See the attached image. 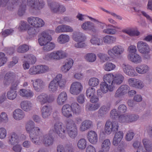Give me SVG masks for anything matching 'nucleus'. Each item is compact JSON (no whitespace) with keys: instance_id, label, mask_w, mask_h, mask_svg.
I'll return each mask as SVG.
<instances>
[{"instance_id":"53","label":"nucleus","mask_w":152,"mask_h":152,"mask_svg":"<svg viewBox=\"0 0 152 152\" xmlns=\"http://www.w3.org/2000/svg\"><path fill=\"white\" fill-rule=\"evenodd\" d=\"M28 50V46L26 45H23L19 47L17 50L18 52L20 53H24Z\"/></svg>"},{"instance_id":"16","label":"nucleus","mask_w":152,"mask_h":152,"mask_svg":"<svg viewBox=\"0 0 152 152\" xmlns=\"http://www.w3.org/2000/svg\"><path fill=\"white\" fill-rule=\"evenodd\" d=\"M52 108L50 105L43 106L41 110L42 116L44 119L48 118L51 115Z\"/></svg>"},{"instance_id":"2","label":"nucleus","mask_w":152,"mask_h":152,"mask_svg":"<svg viewBox=\"0 0 152 152\" xmlns=\"http://www.w3.org/2000/svg\"><path fill=\"white\" fill-rule=\"evenodd\" d=\"M65 83V80L62 78V75L59 74L50 82L48 86L49 90L54 92L57 90L58 86L61 88H64Z\"/></svg>"},{"instance_id":"28","label":"nucleus","mask_w":152,"mask_h":152,"mask_svg":"<svg viewBox=\"0 0 152 152\" xmlns=\"http://www.w3.org/2000/svg\"><path fill=\"white\" fill-rule=\"evenodd\" d=\"M9 143L11 145H14L18 143L19 140L18 136L15 132L11 133L9 137Z\"/></svg>"},{"instance_id":"8","label":"nucleus","mask_w":152,"mask_h":152,"mask_svg":"<svg viewBox=\"0 0 152 152\" xmlns=\"http://www.w3.org/2000/svg\"><path fill=\"white\" fill-rule=\"evenodd\" d=\"M26 0H13L11 3L13 6L17 5H20L18 12V15L20 16H22L25 13L26 8Z\"/></svg>"},{"instance_id":"5","label":"nucleus","mask_w":152,"mask_h":152,"mask_svg":"<svg viewBox=\"0 0 152 152\" xmlns=\"http://www.w3.org/2000/svg\"><path fill=\"white\" fill-rule=\"evenodd\" d=\"M66 127L69 136L72 139L77 136V127L74 121L71 120L66 121Z\"/></svg>"},{"instance_id":"19","label":"nucleus","mask_w":152,"mask_h":152,"mask_svg":"<svg viewBox=\"0 0 152 152\" xmlns=\"http://www.w3.org/2000/svg\"><path fill=\"white\" fill-rule=\"evenodd\" d=\"M129 85L133 87L141 89L144 86V84L140 80L134 78H130L128 81Z\"/></svg>"},{"instance_id":"14","label":"nucleus","mask_w":152,"mask_h":152,"mask_svg":"<svg viewBox=\"0 0 152 152\" xmlns=\"http://www.w3.org/2000/svg\"><path fill=\"white\" fill-rule=\"evenodd\" d=\"M41 35V36L39 38L38 41L41 46H43L45 43L50 41L52 39V37L48 32L43 31Z\"/></svg>"},{"instance_id":"45","label":"nucleus","mask_w":152,"mask_h":152,"mask_svg":"<svg viewBox=\"0 0 152 152\" xmlns=\"http://www.w3.org/2000/svg\"><path fill=\"white\" fill-rule=\"evenodd\" d=\"M116 40L115 37L109 35L106 36L103 38V41L104 43L110 44L115 42Z\"/></svg>"},{"instance_id":"6","label":"nucleus","mask_w":152,"mask_h":152,"mask_svg":"<svg viewBox=\"0 0 152 152\" xmlns=\"http://www.w3.org/2000/svg\"><path fill=\"white\" fill-rule=\"evenodd\" d=\"M45 5L42 0H29V10L34 12L42 9Z\"/></svg>"},{"instance_id":"10","label":"nucleus","mask_w":152,"mask_h":152,"mask_svg":"<svg viewBox=\"0 0 152 152\" xmlns=\"http://www.w3.org/2000/svg\"><path fill=\"white\" fill-rule=\"evenodd\" d=\"M137 48L139 52L142 54L150 53L151 52L148 45L143 41H140L137 42Z\"/></svg>"},{"instance_id":"62","label":"nucleus","mask_w":152,"mask_h":152,"mask_svg":"<svg viewBox=\"0 0 152 152\" xmlns=\"http://www.w3.org/2000/svg\"><path fill=\"white\" fill-rule=\"evenodd\" d=\"M19 94L22 97H28V91L23 89H20L18 92Z\"/></svg>"},{"instance_id":"4","label":"nucleus","mask_w":152,"mask_h":152,"mask_svg":"<svg viewBox=\"0 0 152 152\" xmlns=\"http://www.w3.org/2000/svg\"><path fill=\"white\" fill-rule=\"evenodd\" d=\"M72 38L73 39L78 42L76 43L74 46L77 48H82L86 46L85 43L83 42L86 39L85 35L81 32H75L73 33Z\"/></svg>"},{"instance_id":"50","label":"nucleus","mask_w":152,"mask_h":152,"mask_svg":"<svg viewBox=\"0 0 152 152\" xmlns=\"http://www.w3.org/2000/svg\"><path fill=\"white\" fill-rule=\"evenodd\" d=\"M115 67V64L110 62H107L104 65V69L107 71H110L114 69Z\"/></svg>"},{"instance_id":"30","label":"nucleus","mask_w":152,"mask_h":152,"mask_svg":"<svg viewBox=\"0 0 152 152\" xmlns=\"http://www.w3.org/2000/svg\"><path fill=\"white\" fill-rule=\"evenodd\" d=\"M128 58L129 60L134 63H140L142 61L141 57L137 54H129L128 56Z\"/></svg>"},{"instance_id":"47","label":"nucleus","mask_w":152,"mask_h":152,"mask_svg":"<svg viewBox=\"0 0 152 152\" xmlns=\"http://www.w3.org/2000/svg\"><path fill=\"white\" fill-rule=\"evenodd\" d=\"M86 146V140L83 138L80 139L78 142L77 146L78 148L81 150L85 148Z\"/></svg>"},{"instance_id":"64","label":"nucleus","mask_w":152,"mask_h":152,"mask_svg":"<svg viewBox=\"0 0 152 152\" xmlns=\"http://www.w3.org/2000/svg\"><path fill=\"white\" fill-rule=\"evenodd\" d=\"M111 125L113 132H115L118 131V125L117 122L115 121L111 122Z\"/></svg>"},{"instance_id":"49","label":"nucleus","mask_w":152,"mask_h":152,"mask_svg":"<svg viewBox=\"0 0 152 152\" xmlns=\"http://www.w3.org/2000/svg\"><path fill=\"white\" fill-rule=\"evenodd\" d=\"M37 68L38 74H41L46 72L48 70L49 68L46 66L38 65L37 66Z\"/></svg>"},{"instance_id":"1","label":"nucleus","mask_w":152,"mask_h":152,"mask_svg":"<svg viewBox=\"0 0 152 152\" xmlns=\"http://www.w3.org/2000/svg\"><path fill=\"white\" fill-rule=\"evenodd\" d=\"M42 132L40 128L35 126L34 122L29 121V136L31 141L36 145H39Z\"/></svg>"},{"instance_id":"3","label":"nucleus","mask_w":152,"mask_h":152,"mask_svg":"<svg viewBox=\"0 0 152 152\" xmlns=\"http://www.w3.org/2000/svg\"><path fill=\"white\" fill-rule=\"evenodd\" d=\"M68 54L65 52L60 50L54 51L50 53L46 54L44 59L45 60H59L67 57Z\"/></svg>"},{"instance_id":"52","label":"nucleus","mask_w":152,"mask_h":152,"mask_svg":"<svg viewBox=\"0 0 152 152\" xmlns=\"http://www.w3.org/2000/svg\"><path fill=\"white\" fill-rule=\"evenodd\" d=\"M95 94V89L92 87L89 88L86 91V95L88 98L94 95Z\"/></svg>"},{"instance_id":"12","label":"nucleus","mask_w":152,"mask_h":152,"mask_svg":"<svg viewBox=\"0 0 152 152\" xmlns=\"http://www.w3.org/2000/svg\"><path fill=\"white\" fill-rule=\"evenodd\" d=\"M81 84L78 82L73 83L71 86L70 91L71 94L76 95L80 93L82 89Z\"/></svg>"},{"instance_id":"15","label":"nucleus","mask_w":152,"mask_h":152,"mask_svg":"<svg viewBox=\"0 0 152 152\" xmlns=\"http://www.w3.org/2000/svg\"><path fill=\"white\" fill-rule=\"evenodd\" d=\"M18 84V82H16L15 83H12L10 90L8 92L7 94V97L9 99L13 100L16 97L17 94L16 91L15 90Z\"/></svg>"},{"instance_id":"9","label":"nucleus","mask_w":152,"mask_h":152,"mask_svg":"<svg viewBox=\"0 0 152 152\" xmlns=\"http://www.w3.org/2000/svg\"><path fill=\"white\" fill-rule=\"evenodd\" d=\"M124 50L123 48L120 45L113 47L112 49L107 51V53L112 58L115 55H120L123 53Z\"/></svg>"},{"instance_id":"33","label":"nucleus","mask_w":152,"mask_h":152,"mask_svg":"<svg viewBox=\"0 0 152 152\" xmlns=\"http://www.w3.org/2000/svg\"><path fill=\"white\" fill-rule=\"evenodd\" d=\"M100 89L103 93H105L107 92L108 90L110 91H113L114 88L111 85L109 86L107 84L104 82H102L100 84Z\"/></svg>"},{"instance_id":"59","label":"nucleus","mask_w":152,"mask_h":152,"mask_svg":"<svg viewBox=\"0 0 152 152\" xmlns=\"http://www.w3.org/2000/svg\"><path fill=\"white\" fill-rule=\"evenodd\" d=\"M21 107L25 111H28V101H23L20 104Z\"/></svg>"},{"instance_id":"57","label":"nucleus","mask_w":152,"mask_h":152,"mask_svg":"<svg viewBox=\"0 0 152 152\" xmlns=\"http://www.w3.org/2000/svg\"><path fill=\"white\" fill-rule=\"evenodd\" d=\"M8 120L7 115L6 113L2 112L1 115H0V123L1 122L6 123Z\"/></svg>"},{"instance_id":"46","label":"nucleus","mask_w":152,"mask_h":152,"mask_svg":"<svg viewBox=\"0 0 152 152\" xmlns=\"http://www.w3.org/2000/svg\"><path fill=\"white\" fill-rule=\"evenodd\" d=\"M111 124V122L110 120H107L104 126V131L107 134H110L112 132Z\"/></svg>"},{"instance_id":"51","label":"nucleus","mask_w":152,"mask_h":152,"mask_svg":"<svg viewBox=\"0 0 152 152\" xmlns=\"http://www.w3.org/2000/svg\"><path fill=\"white\" fill-rule=\"evenodd\" d=\"M99 81L98 79L95 77H92L89 79L88 84L90 86L94 87L98 85Z\"/></svg>"},{"instance_id":"40","label":"nucleus","mask_w":152,"mask_h":152,"mask_svg":"<svg viewBox=\"0 0 152 152\" xmlns=\"http://www.w3.org/2000/svg\"><path fill=\"white\" fill-rule=\"evenodd\" d=\"M100 107V104L97 103L95 104H87L86 105V109L88 111H93L98 109Z\"/></svg>"},{"instance_id":"23","label":"nucleus","mask_w":152,"mask_h":152,"mask_svg":"<svg viewBox=\"0 0 152 152\" xmlns=\"http://www.w3.org/2000/svg\"><path fill=\"white\" fill-rule=\"evenodd\" d=\"M73 64V61L72 59L69 58L66 59L64 65L61 68L62 71L64 73L66 72L71 68Z\"/></svg>"},{"instance_id":"39","label":"nucleus","mask_w":152,"mask_h":152,"mask_svg":"<svg viewBox=\"0 0 152 152\" xmlns=\"http://www.w3.org/2000/svg\"><path fill=\"white\" fill-rule=\"evenodd\" d=\"M84 57L87 61L90 62H94L96 59V55L92 53H87L85 55Z\"/></svg>"},{"instance_id":"43","label":"nucleus","mask_w":152,"mask_h":152,"mask_svg":"<svg viewBox=\"0 0 152 152\" xmlns=\"http://www.w3.org/2000/svg\"><path fill=\"white\" fill-rule=\"evenodd\" d=\"M49 6L52 12L54 13H57L59 11V4L56 2H53L49 4Z\"/></svg>"},{"instance_id":"36","label":"nucleus","mask_w":152,"mask_h":152,"mask_svg":"<svg viewBox=\"0 0 152 152\" xmlns=\"http://www.w3.org/2000/svg\"><path fill=\"white\" fill-rule=\"evenodd\" d=\"M111 143L109 139H106L104 140L101 145L102 151L104 152L109 151L110 148Z\"/></svg>"},{"instance_id":"55","label":"nucleus","mask_w":152,"mask_h":152,"mask_svg":"<svg viewBox=\"0 0 152 152\" xmlns=\"http://www.w3.org/2000/svg\"><path fill=\"white\" fill-rule=\"evenodd\" d=\"M7 58L5 57V54L3 53H0V66H3L6 62Z\"/></svg>"},{"instance_id":"17","label":"nucleus","mask_w":152,"mask_h":152,"mask_svg":"<svg viewBox=\"0 0 152 152\" xmlns=\"http://www.w3.org/2000/svg\"><path fill=\"white\" fill-rule=\"evenodd\" d=\"M111 107V105L110 103L102 106L98 111V116L100 118L104 117L110 110Z\"/></svg>"},{"instance_id":"25","label":"nucleus","mask_w":152,"mask_h":152,"mask_svg":"<svg viewBox=\"0 0 152 152\" xmlns=\"http://www.w3.org/2000/svg\"><path fill=\"white\" fill-rule=\"evenodd\" d=\"M67 98V95L66 92H61L58 95L57 99V102L59 105L64 104L66 101Z\"/></svg>"},{"instance_id":"38","label":"nucleus","mask_w":152,"mask_h":152,"mask_svg":"<svg viewBox=\"0 0 152 152\" xmlns=\"http://www.w3.org/2000/svg\"><path fill=\"white\" fill-rule=\"evenodd\" d=\"M90 42L93 45H99L102 43V40L99 38L97 36L94 35L93 36L90 40Z\"/></svg>"},{"instance_id":"44","label":"nucleus","mask_w":152,"mask_h":152,"mask_svg":"<svg viewBox=\"0 0 152 152\" xmlns=\"http://www.w3.org/2000/svg\"><path fill=\"white\" fill-rule=\"evenodd\" d=\"M39 28L34 27L29 28V38H32L36 36L39 31Z\"/></svg>"},{"instance_id":"31","label":"nucleus","mask_w":152,"mask_h":152,"mask_svg":"<svg viewBox=\"0 0 152 152\" xmlns=\"http://www.w3.org/2000/svg\"><path fill=\"white\" fill-rule=\"evenodd\" d=\"M13 115L14 119L17 120L22 119L25 116L23 111L20 109H17L14 111Z\"/></svg>"},{"instance_id":"37","label":"nucleus","mask_w":152,"mask_h":152,"mask_svg":"<svg viewBox=\"0 0 152 152\" xmlns=\"http://www.w3.org/2000/svg\"><path fill=\"white\" fill-rule=\"evenodd\" d=\"M43 46H44L43 47V49L45 52H48L52 50L55 47V45L54 43L52 42H50L45 43Z\"/></svg>"},{"instance_id":"20","label":"nucleus","mask_w":152,"mask_h":152,"mask_svg":"<svg viewBox=\"0 0 152 152\" xmlns=\"http://www.w3.org/2000/svg\"><path fill=\"white\" fill-rule=\"evenodd\" d=\"M93 126V122L90 120H85L81 123L80 130L81 132H84L89 129Z\"/></svg>"},{"instance_id":"13","label":"nucleus","mask_w":152,"mask_h":152,"mask_svg":"<svg viewBox=\"0 0 152 152\" xmlns=\"http://www.w3.org/2000/svg\"><path fill=\"white\" fill-rule=\"evenodd\" d=\"M33 85L34 90L37 92H41L45 86V82L41 79H37L33 83Z\"/></svg>"},{"instance_id":"26","label":"nucleus","mask_w":152,"mask_h":152,"mask_svg":"<svg viewBox=\"0 0 152 152\" xmlns=\"http://www.w3.org/2000/svg\"><path fill=\"white\" fill-rule=\"evenodd\" d=\"M15 73L13 72H10L7 73L5 75L4 80V84L6 86L9 85L14 79Z\"/></svg>"},{"instance_id":"56","label":"nucleus","mask_w":152,"mask_h":152,"mask_svg":"<svg viewBox=\"0 0 152 152\" xmlns=\"http://www.w3.org/2000/svg\"><path fill=\"white\" fill-rule=\"evenodd\" d=\"M127 145L126 143L123 141L121 142L118 147V149L120 152H125L124 149L126 148Z\"/></svg>"},{"instance_id":"63","label":"nucleus","mask_w":152,"mask_h":152,"mask_svg":"<svg viewBox=\"0 0 152 152\" xmlns=\"http://www.w3.org/2000/svg\"><path fill=\"white\" fill-rule=\"evenodd\" d=\"M126 110V107L124 104H121L118 107V113L121 114L125 113Z\"/></svg>"},{"instance_id":"7","label":"nucleus","mask_w":152,"mask_h":152,"mask_svg":"<svg viewBox=\"0 0 152 152\" xmlns=\"http://www.w3.org/2000/svg\"><path fill=\"white\" fill-rule=\"evenodd\" d=\"M54 131L61 138L64 137L65 133V128L64 124L61 122H56L54 125Z\"/></svg>"},{"instance_id":"21","label":"nucleus","mask_w":152,"mask_h":152,"mask_svg":"<svg viewBox=\"0 0 152 152\" xmlns=\"http://www.w3.org/2000/svg\"><path fill=\"white\" fill-rule=\"evenodd\" d=\"M71 110L70 105L68 104L64 105L61 109L63 115L66 118H70L72 116Z\"/></svg>"},{"instance_id":"60","label":"nucleus","mask_w":152,"mask_h":152,"mask_svg":"<svg viewBox=\"0 0 152 152\" xmlns=\"http://www.w3.org/2000/svg\"><path fill=\"white\" fill-rule=\"evenodd\" d=\"M54 100V97L53 95L46 94L45 103H51L53 102Z\"/></svg>"},{"instance_id":"35","label":"nucleus","mask_w":152,"mask_h":152,"mask_svg":"<svg viewBox=\"0 0 152 152\" xmlns=\"http://www.w3.org/2000/svg\"><path fill=\"white\" fill-rule=\"evenodd\" d=\"M122 31L123 33H126L130 36H137L140 34L139 31L130 28H127L123 29Z\"/></svg>"},{"instance_id":"24","label":"nucleus","mask_w":152,"mask_h":152,"mask_svg":"<svg viewBox=\"0 0 152 152\" xmlns=\"http://www.w3.org/2000/svg\"><path fill=\"white\" fill-rule=\"evenodd\" d=\"M81 27L84 30H91L94 33H95L97 32V30L93 23L90 21L83 23Z\"/></svg>"},{"instance_id":"22","label":"nucleus","mask_w":152,"mask_h":152,"mask_svg":"<svg viewBox=\"0 0 152 152\" xmlns=\"http://www.w3.org/2000/svg\"><path fill=\"white\" fill-rule=\"evenodd\" d=\"M88 138L89 141L92 144H95L97 142L98 138L97 134L95 131H90L88 133Z\"/></svg>"},{"instance_id":"41","label":"nucleus","mask_w":152,"mask_h":152,"mask_svg":"<svg viewBox=\"0 0 152 152\" xmlns=\"http://www.w3.org/2000/svg\"><path fill=\"white\" fill-rule=\"evenodd\" d=\"M69 39V36L62 34L58 37V41L61 44H64L68 42Z\"/></svg>"},{"instance_id":"34","label":"nucleus","mask_w":152,"mask_h":152,"mask_svg":"<svg viewBox=\"0 0 152 152\" xmlns=\"http://www.w3.org/2000/svg\"><path fill=\"white\" fill-rule=\"evenodd\" d=\"M149 70V67L146 64H142L137 66L136 70L137 72L140 74H145Z\"/></svg>"},{"instance_id":"54","label":"nucleus","mask_w":152,"mask_h":152,"mask_svg":"<svg viewBox=\"0 0 152 152\" xmlns=\"http://www.w3.org/2000/svg\"><path fill=\"white\" fill-rule=\"evenodd\" d=\"M128 115L129 122H132L136 121L139 118L138 115L134 114H128Z\"/></svg>"},{"instance_id":"27","label":"nucleus","mask_w":152,"mask_h":152,"mask_svg":"<svg viewBox=\"0 0 152 152\" xmlns=\"http://www.w3.org/2000/svg\"><path fill=\"white\" fill-rule=\"evenodd\" d=\"M123 136V134L122 132L119 131L116 133L113 138V144L114 146H117L122 139Z\"/></svg>"},{"instance_id":"18","label":"nucleus","mask_w":152,"mask_h":152,"mask_svg":"<svg viewBox=\"0 0 152 152\" xmlns=\"http://www.w3.org/2000/svg\"><path fill=\"white\" fill-rule=\"evenodd\" d=\"M43 144L46 146L51 145L53 144L54 138L49 134H47L43 135L42 139Z\"/></svg>"},{"instance_id":"61","label":"nucleus","mask_w":152,"mask_h":152,"mask_svg":"<svg viewBox=\"0 0 152 152\" xmlns=\"http://www.w3.org/2000/svg\"><path fill=\"white\" fill-rule=\"evenodd\" d=\"M97 56L103 62L108 60L109 58L107 55L103 53H99L97 54Z\"/></svg>"},{"instance_id":"48","label":"nucleus","mask_w":152,"mask_h":152,"mask_svg":"<svg viewBox=\"0 0 152 152\" xmlns=\"http://www.w3.org/2000/svg\"><path fill=\"white\" fill-rule=\"evenodd\" d=\"M46 94L43 93L40 94L37 98V101L41 104H45Z\"/></svg>"},{"instance_id":"11","label":"nucleus","mask_w":152,"mask_h":152,"mask_svg":"<svg viewBox=\"0 0 152 152\" xmlns=\"http://www.w3.org/2000/svg\"><path fill=\"white\" fill-rule=\"evenodd\" d=\"M44 22L42 19L38 17L29 18V25L34 27L40 28L44 25Z\"/></svg>"},{"instance_id":"32","label":"nucleus","mask_w":152,"mask_h":152,"mask_svg":"<svg viewBox=\"0 0 152 152\" xmlns=\"http://www.w3.org/2000/svg\"><path fill=\"white\" fill-rule=\"evenodd\" d=\"M70 106L71 110L74 114L78 115L81 113V107L77 103H72Z\"/></svg>"},{"instance_id":"42","label":"nucleus","mask_w":152,"mask_h":152,"mask_svg":"<svg viewBox=\"0 0 152 152\" xmlns=\"http://www.w3.org/2000/svg\"><path fill=\"white\" fill-rule=\"evenodd\" d=\"M124 78V77L121 75H116L114 77H113V84H121L123 81Z\"/></svg>"},{"instance_id":"58","label":"nucleus","mask_w":152,"mask_h":152,"mask_svg":"<svg viewBox=\"0 0 152 152\" xmlns=\"http://www.w3.org/2000/svg\"><path fill=\"white\" fill-rule=\"evenodd\" d=\"M116 32V30L115 29L110 28L105 29L103 31L104 33L110 34H115Z\"/></svg>"},{"instance_id":"29","label":"nucleus","mask_w":152,"mask_h":152,"mask_svg":"<svg viewBox=\"0 0 152 152\" xmlns=\"http://www.w3.org/2000/svg\"><path fill=\"white\" fill-rule=\"evenodd\" d=\"M113 77L114 75L112 74H106L103 77L104 82L107 84L109 86L111 85L114 88L113 85Z\"/></svg>"}]
</instances>
